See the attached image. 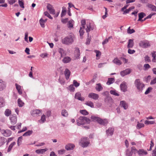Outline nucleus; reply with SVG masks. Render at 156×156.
Listing matches in <instances>:
<instances>
[{
  "label": "nucleus",
  "mask_w": 156,
  "mask_h": 156,
  "mask_svg": "<svg viewBox=\"0 0 156 156\" xmlns=\"http://www.w3.org/2000/svg\"><path fill=\"white\" fill-rule=\"evenodd\" d=\"M75 37L74 35L71 34L62 39L61 42L63 44L67 45L72 44L74 41Z\"/></svg>",
  "instance_id": "obj_1"
},
{
  "label": "nucleus",
  "mask_w": 156,
  "mask_h": 156,
  "mask_svg": "<svg viewBox=\"0 0 156 156\" xmlns=\"http://www.w3.org/2000/svg\"><path fill=\"white\" fill-rule=\"evenodd\" d=\"M90 121L89 119L85 116H80L76 120L77 124L78 126H80L86 123H89Z\"/></svg>",
  "instance_id": "obj_2"
},
{
  "label": "nucleus",
  "mask_w": 156,
  "mask_h": 156,
  "mask_svg": "<svg viewBox=\"0 0 156 156\" xmlns=\"http://www.w3.org/2000/svg\"><path fill=\"white\" fill-rule=\"evenodd\" d=\"M134 84L137 90L142 92L143 88L144 87V85L142 82L140 81V79H137L134 81Z\"/></svg>",
  "instance_id": "obj_3"
},
{
  "label": "nucleus",
  "mask_w": 156,
  "mask_h": 156,
  "mask_svg": "<svg viewBox=\"0 0 156 156\" xmlns=\"http://www.w3.org/2000/svg\"><path fill=\"white\" fill-rule=\"evenodd\" d=\"M90 144V140L87 137H82L79 142V144L84 148L87 147Z\"/></svg>",
  "instance_id": "obj_4"
},
{
  "label": "nucleus",
  "mask_w": 156,
  "mask_h": 156,
  "mask_svg": "<svg viewBox=\"0 0 156 156\" xmlns=\"http://www.w3.org/2000/svg\"><path fill=\"white\" fill-rule=\"evenodd\" d=\"M139 46L144 48H146L151 46L149 42L147 41H141L139 43Z\"/></svg>",
  "instance_id": "obj_5"
},
{
  "label": "nucleus",
  "mask_w": 156,
  "mask_h": 156,
  "mask_svg": "<svg viewBox=\"0 0 156 156\" xmlns=\"http://www.w3.org/2000/svg\"><path fill=\"white\" fill-rule=\"evenodd\" d=\"M98 123L101 125L106 126L108 123V120L106 119H102L100 118Z\"/></svg>",
  "instance_id": "obj_6"
},
{
  "label": "nucleus",
  "mask_w": 156,
  "mask_h": 156,
  "mask_svg": "<svg viewBox=\"0 0 156 156\" xmlns=\"http://www.w3.org/2000/svg\"><path fill=\"white\" fill-rule=\"evenodd\" d=\"M131 69H127L120 72L121 75L123 77L131 73Z\"/></svg>",
  "instance_id": "obj_7"
},
{
  "label": "nucleus",
  "mask_w": 156,
  "mask_h": 156,
  "mask_svg": "<svg viewBox=\"0 0 156 156\" xmlns=\"http://www.w3.org/2000/svg\"><path fill=\"white\" fill-rule=\"evenodd\" d=\"M11 122L12 125L15 124L17 122V117L15 115H11L10 117Z\"/></svg>",
  "instance_id": "obj_8"
},
{
  "label": "nucleus",
  "mask_w": 156,
  "mask_h": 156,
  "mask_svg": "<svg viewBox=\"0 0 156 156\" xmlns=\"http://www.w3.org/2000/svg\"><path fill=\"white\" fill-rule=\"evenodd\" d=\"M88 97L95 100H97L99 98V95L93 93H91L89 94Z\"/></svg>",
  "instance_id": "obj_9"
},
{
  "label": "nucleus",
  "mask_w": 156,
  "mask_h": 156,
  "mask_svg": "<svg viewBox=\"0 0 156 156\" xmlns=\"http://www.w3.org/2000/svg\"><path fill=\"white\" fill-rule=\"evenodd\" d=\"M75 98L81 101H84V98L83 97H81V93L78 92L76 93L75 95Z\"/></svg>",
  "instance_id": "obj_10"
},
{
  "label": "nucleus",
  "mask_w": 156,
  "mask_h": 156,
  "mask_svg": "<svg viewBox=\"0 0 156 156\" xmlns=\"http://www.w3.org/2000/svg\"><path fill=\"white\" fill-rule=\"evenodd\" d=\"M41 111L39 109H35L31 112V115L33 116H37L41 114Z\"/></svg>",
  "instance_id": "obj_11"
},
{
  "label": "nucleus",
  "mask_w": 156,
  "mask_h": 156,
  "mask_svg": "<svg viewBox=\"0 0 156 156\" xmlns=\"http://www.w3.org/2000/svg\"><path fill=\"white\" fill-rule=\"evenodd\" d=\"M6 87L5 82L2 79H0V91H2L5 89Z\"/></svg>",
  "instance_id": "obj_12"
},
{
  "label": "nucleus",
  "mask_w": 156,
  "mask_h": 156,
  "mask_svg": "<svg viewBox=\"0 0 156 156\" xmlns=\"http://www.w3.org/2000/svg\"><path fill=\"white\" fill-rule=\"evenodd\" d=\"M126 84V82H123L120 85L121 90L124 92L127 91V86Z\"/></svg>",
  "instance_id": "obj_13"
},
{
  "label": "nucleus",
  "mask_w": 156,
  "mask_h": 156,
  "mask_svg": "<svg viewBox=\"0 0 156 156\" xmlns=\"http://www.w3.org/2000/svg\"><path fill=\"white\" fill-rule=\"evenodd\" d=\"M70 71L68 69L66 68L65 69L64 72V74L66 79L68 80L69 79L70 75Z\"/></svg>",
  "instance_id": "obj_14"
},
{
  "label": "nucleus",
  "mask_w": 156,
  "mask_h": 156,
  "mask_svg": "<svg viewBox=\"0 0 156 156\" xmlns=\"http://www.w3.org/2000/svg\"><path fill=\"white\" fill-rule=\"evenodd\" d=\"M48 149L45 148L44 149H37L35 151V152L37 154H43L44 153L47 151Z\"/></svg>",
  "instance_id": "obj_15"
},
{
  "label": "nucleus",
  "mask_w": 156,
  "mask_h": 156,
  "mask_svg": "<svg viewBox=\"0 0 156 156\" xmlns=\"http://www.w3.org/2000/svg\"><path fill=\"white\" fill-rule=\"evenodd\" d=\"M75 147L74 144H69L65 146L66 149L68 151L71 150L73 149Z\"/></svg>",
  "instance_id": "obj_16"
},
{
  "label": "nucleus",
  "mask_w": 156,
  "mask_h": 156,
  "mask_svg": "<svg viewBox=\"0 0 156 156\" xmlns=\"http://www.w3.org/2000/svg\"><path fill=\"white\" fill-rule=\"evenodd\" d=\"M134 44L133 39H129L128 40L127 48H132L134 46Z\"/></svg>",
  "instance_id": "obj_17"
},
{
  "label": "nucleus",
  "mask_w": 156,
  "mask_h": 156,
  "mask_svg": "<svg viewBox=\"0 0 156 156\" xmlns=\"http://www.w3.org/2000/svg\"><path fill=\"white\" fill-rule=\"evenodd\" d=\"M120 105L121 107H122L125 109H126L128 108V104L124 101H121L120 102Z\"/></svg>",
  "instance_id": "obj_18"
},
{
  "label": "nucleus",
  "mask_w": 156,
  "mask_h": 156,
  "mask_svg": "<svg viewBox=\"0 0 156 156\" xmlns=\"http://www.w3.org/2000/svg\"><path fill=\"white\" fill-rule=\"evenodd\" d=\"M58 51L60 54L61 57H63L66 55V52L64 49L62 48H59L58 49Z\"/></svg>",
  "instance_id": "obj_19"
},
{
  "label": "nucleus",
  "mask_w": 156,
  "mask_h": 156,
  "mask_svg": "<svg viewBox=\"0 0 156 156\" xmlns=\"http://www.w3.org/2000/svg\"><path fill=\"white\" fill-rule=\"evenodd\" d=\"M71 60V58L68 57L66 56L62 60V62L64 63H67L69 62Z\"/></svg>",
  "instance_id": "obj_20"
},
{
  "label": "nucleus",
  "mask_w": 156,
  "mask_h": 156,
  "mask_svg": "<svg viewBox=\"0 0 156 156\" xmlns=\"http://www.w3.org/2000/svg\"><path fill=\"white\" fill-rule=\"evenodd\" d=\"M93 30V28L91 27L90 23L87 24V28H86L85 30L86 32L87 33V35L88 37L89 36V32L91 30Z\"/></svg>",
  "instance_id": "obj_21"
},
{
  "label": "nucleus",
  "mask_w": 156,
  "mask_h": 156,
  "mask_svg": "<svg viewBox=\"0 0 156 156\" xmlns=\"http://www.w3.org/2000/svg\"><path fill=\"white\" fill-rule=\"evenodd\" d=\"M15 86L16 89L17 90L19 94L20 95L22 94V91L21 88V87L17 83L15 84Z\"/></svg>",
  "instance_id": "obj_22"
},
{
  "label": "nucleus",
  "mask_w": 156,
  "mask_h": 156,
  "mask_svg": "<svg viewBox=\"0 0 156 156\" xmlns=\"http://www.w3.org/2000/svg\"><path fill=\"white\" fill-rule=\"evenodd\" d=\"M114 129L112 128H110L106 130L107 134L108 135L112 136L113 133Z\"/></svg>",
  "instance_id": "obj_23"
},
{
  "label": "nucleus",
  "mask_w": 156,
  "mask_h": 156,
  "mask_svg": "<svg viewBox=\"0 0 156 156\" xmlns=\"http://www.w3.org/2000/svg\"><path fill=\"white\" fill-rule=\"evenodd\" d=\"M75 56L76 58H78L80 55V51L78 48H76L75 51Z\"/></svg>",
  "instance_id": "obj_24"
},
{
  "label": "nucleus",
  "mask_w": 156,
  "mask_h": 156,
  "mask_svg": "<svg viewBox=\"0 0 156 156\" xmlns=\"http://www.w3.org/2000/svg\"><path fill=\"white\" fill-rule=\"evenodd\" d=\"M3 134L4 136L8 137L10 136L11 135V131L9 130L6 129L4 131V132Z\"/></svg>",
  "instance_id": "obj_25"
},
{
  "label": "nucleus",
  "mask_w": 156,
  "mask_h": 156,
  "mask_svg": "<svg viewBox=\"0 0 156 156\" xmlns=\"http://www.w3.org/2000/svg\"><path fill=\"white\" fill-rule=\"evenodd\" d=\"M96 90L98 91H100L103 89V88L100 83H97L96 84L95 87Z\"/></svg>",
  "instance_id": "obj_26"
},
{
  "label": "nucleus",
  "mask_w": 156,
  "mask_h": 156,
  "mask_svg": "<svg viewBox=\"0 0 156 156\" xmlns=\"http://www.w3.org/2000/svg\"><path fill=\"white\" fill-rule=\"evenodd\" d=\"M137 152L140 156H141L143 155H146L147 154V152L144 151L143 149H140Z\"/></svg>",
  "instance_id": "obj_27"
},
{
  "label": "nucleus",
  "mask_w": 156,
  "mask_h": 156,
  "mask_svg": "<svg viewBox=\"0 0 156 156\" xmlns=\"http://www.w3.org/2000/svg\"><path fill=\"white\" fill-rule=\"evenodd\" d=\"M146 16V14L143 12H141L138 14L139 19L138 21H140L142 19Z\"/></svg>",
  "instance_id": "obj_28"
},
{
  "label": "nucleus",
  "mask_w": 156,
  "mask_h": 156,
  "mask_svg": "<svg viewBox=\"0 0 156 156\" xmlns=\"http://www.w3.org/2000/svg\"><path fill=\"white\" fill-rule=\"evenodd\" d=\"M6 141L7 139L6 138L4 137H0V147L3 145Z\"/></svg>",
  "instance_id": "obj_29"
},
{
  "label": "nucleus",
  "mask_w": 156,
  "mask_h": 156,
  "mask_svg": "<svg viewBox=\"0 0 156 156\" xmlns=\"http://www.w3.org/2000/svg\"><path fill=\"white\" fill-rule=\"evenodd\" d=\"M74 23V21L73 20H71L69 21L68 22L67 25L69 28H71L73 27V24Z\"/></svg>",
  "instance_id": "obj_30"
},
{
  "label": "nucleus",
  "mask_w": 156,
  "mask_h": 156,
  "mask_svg": "<svg viewBox=\"0 0 156 156\" xmlns=\"http://www.w3.org/2000/svg\"><path fill=\"white\" fill-rule=\"evenodd\" d=\"M90 118L93 121L96 122H98L100 118V117L95 115H92L91 116Z\"/></svg>",
  "instance_id": "obj_31"
},
{
  "label": "nucleus",
  "mask_w": 156,
  "mask_h": 156,
  "mask_svg": "<svg viewBox=\"0 0 156 156\" xmlns=\"http://www.w3.org/2000/svg\"><path fill=\"white\" fill-rule=\"evenodd\" d=\"M5 102L4 99L2 97H0V107H2L4 106Z\"/></svg>",
  "instance_id": "obj_32"
},
{
  "label": "nucleus",
  "mask_w": 156,
  "mask_h": 156,
  "mask_svg": "<svg viewBox=\"0 0 156 156\" xmlns=\"http://www.w3.org/2000/svg\"><path fill=\"white\" fill-rule=\"evenodd\" d=\"M147 6L152 11L156 12V7L155 6L152 4H148L147 5Z\"/></svg>",
  "instance_id": "obj_33"
},
{
  "label": "nucleus",
  "mask_w": 156,
  "mask_h": 156,
  "mask_svg": "<svg viewBox=\"0 0 156 156\" xmlns=\"http://www.w3.org/2000/svg\"><path fill=\"white\" fill-rule=\"evenodd\" d=\"M114 81V79L113 78H108V80L106 84L108 85H110Z\"/></svg>",
  "instance_id": "obj_34"
},
{
  "label": "nucleus",
  "mask_w": 156,
  "mask_h": 156,
  "mask_svg": "<svg viewBox=\"0 0 156 156\" xmlns=\"http://www.w3.org/2000/svg\"><path fill=\"white\" fill-rule=\"evenodd\" d=\"M113 62L114 63L119 66L121 65L122 64L121 61L118 58H115L113 61Z\"/></svg>",
  "instance_id": "obj_35"
},
{
  "label": "nucleus",
  "mask_w": 156,
  "mask_h": 156,
  "mask_svg": "<svg viewBox=\"0 0 156 156\" xmlns=\"http://www.w3.org/2000/svg\"><path fill=\"white\" fill-rule=\"evenodd\" d=\"M45 121L46 118L45 115H43L41 116V119L39 120L38 122L41 123H42L44 122Z\"/></svg>",
  "instance_id": "obj_36"
},
{
  "label": "nucleus",
  "mask_w": 156,
  "mask_h": 156,
  "mask_svg": "<svg viewBox=\"0 0 156 156\" xmlns=\"http://www.w3.org/2000/svg\"><path fill=\"white\" fill-rule=\"evenodd\" d=\"M16 144V142H13L9 145V147L8 148V150H7L8 152H9L10 151H11L13 147Z\"/></svg>",
  "instance_id": "obj_37"
},
{
  "label": "nucleus",
  "mask_w": 156,
  "mask_h": 156,
  "mask_svg": "<svg viewBox=\"0 0 156 156\" xmlns=\"http://www.w3.org/2000/svg\"><path fill=\"white\" fill-rule=\"evenodd\" d=\"M85 29V27H80V30L79 31V32L80 33V36L81 37H82V36L83 35V34L84 33V29Z\"/></svg>",
  "instance_id": "obj_38"
},
{
  "label": "nucleus",
  "mask_w": 156,
  "mask_h": 156,
  "mask_svg": "<svg viewBox=\"0 0 156 156\" xmlns=\"http://www.w3.org/2000/svg\"><path fill=\"white\" fill-rule=\"evenodd\" d=\"M40 25L42 28H44L45 27L44 23L45 22L44 21V20L43 18H41L39 21Z\"/></svg>",
  "instance_id": "obj_39"
},
{
  "label": "nucleus",
  "mask_w": 156,
  "mask_h": 156,
  "mask_svg": "<svg viewBox=\"0 0 156 156\" xmlns=\"http://www.w3.org/2000/svg\"><path fill=\"white\" fill-rule=\"evenodd\" d=\"M17 102L18 105L20 107H22L24 105V103L20 98L18 99Z\"/></svg>",
  "instance_id": "obj_40"
},
{
  "label": "nucleus",
  "mask_w": 156,
  "mask_h": 156,
  "mask_svg": "<svg viewBox=\"0 0 156 156\" xmlns=\"http://www.w3.org/2000/svg\"><path fill=\"white\" fill-rule=\"evenodd\" d=\"M62 115L64 117H66L68 115V113L67 111L65 110H63L61 113Z\"/></svg>",
  "instance_id": "obj_41"
},
{
  "label": "nucleus",
  "mask_w": 156,
  "mask_h": 156,
  "mask_svg": "<svg viewBox=\"0 0 156 156\" xmlns=\"http://www.w3.org/2000/svg\"><path fill=\"white\" fill-rule=\"evenodd\" d=\"M33 133L32 130H29L27 132L25 133L23 135V136H30L31 134Z\"/></svg>",
  "instance_id": "obj_42"
},
{
  "label": "nucleus",
  "mask_w": 156,
  "mask_h": 156,
  "mask_svg": "<svg viewBox=\"0 0 156 156\" xmlns=\"http://www.w3.org/2000/svg\"><path fill=\"white\" fill-rule=\"evenodd\" d=\"M94 52L96 53V56L97 58V59H99L101 55V52L99 51L96 50H94Z\"/></svg>",
  "instance_id": "obj_43"
},
{
  "label": "nucleus",
  "mask_w": 156,
  "mask_h": 156,
  "mask_svg": "<svg viewBox=\"0 0 156 156\" xmlns=\"http://www.w3.org/2000/svg\"><path fill=\"white\" fill-rule=\"evenodd\" d=\"M85 104L86 105L89 106H90L91 108H93L94 107V105L93 103L91 101H88L87 102L85 103Z\"/></svg>",
  "instance_id": "obj_44"
},
{
  "label": "nucleus",
  "mask_w": 156,
  "mask_h": 156,
  "mask_svg": "<svg viewBox=\"0 0 156 156\" xmlns=\"http://www.w3.org/2000/svg\"><path fill=\"white\" fill-rule=\"evenodd\" d=\"M11 113L10 110L8 109H6L5 112V114L6 116H9Z\"/></svg>",
  "instance_id": "obj_45"
},
{
  "label": "nucleus",
  "mask_w": 156,
  "mask_h": 156,
  "mask_svg": "<svg viewBox=\"0 0 156 156\" xmlns=\"http://www.w3.org/2000/svg\"><path fill=\"white\" fill-rule=\"evenodd\" d=\"M62 9L61 14V16L62 17L65 16L66 12V9L65 7H63Z\"/></svg>",
  "instance_id": "obj_46"
},
{
  "label": "nucleus",
  "mask_w": 156,
  "mask_h": 156,
  "mask_svg": "<svg viewBox=\"0 0 156 156\" xmlns=\"http://www.w3.org/2000/svg\"><path fill=\"white\" fill-rule=\"evenodd\" d=\"M144 126V124L142 123H140L138 122H137V124L136 126L137 129H140Z\"/></svg>",
  "instance_id": "obj_47"
},
{
  "label": "nucleus",
  "mask_w": 156,
  "mask_h": 156,
  "mask_svg": "<svg viewBox=\"0 0 156 156\" xmlns=\"http://www.w3.org/2000/svg\"><path fill=\"white\" fill-rule=\"evenodd\" d=\"M133 152L127 149L126 151V155L127 156H131L132 155Z\"/></svg>",
  "instance_id": "obj_48"
},
{
  "label": "nucleus",
  "mask_w": 156,
  "mask_h": 156,
  "mask_svg": "<svg viewBox=\"0 0 156 156\" xmlns=\"http://www.w3.org/2000/svg\"><path fill=\"white\" fill-rule=\"evenodd\" d=\"M135 32V30L133 29H130V27L128 28L127 30V32L129 34H132Z\"/></svg>",
  "instance_id": "obj_49"
},
{
  "label": "nucleus",
  "mask_w": 156,
  "mask_h": 156,
  "mask_svg": "<svg viewBox=\"0 0 156 156\" xmlns=\"http://www.w3.org/2000/svg\"><path fill=\"white\" fill-rule=\"evenodd\" d=\"M110 93L111 94L115 96H119V95L115 90H111L110 91Z\"/></svg>",
  "instance_id": "obj_50"
},
{
  "label": "nucleus",
  "mask_w": 156,
  "mask_h": 156,
  "mask_svg": "<svg viewBox=\"0 0 156 156\" xmlns=\"http://www.w3.org/2000/svg\"><path fill=\"white\" fill-rule=\"evenodd\" d=\"M154 121H149L148 120H146L145 121L144 123L146 125L152 124L154 123Z\"/></svg>",
  "instance_id": "obj_51"
},
{
  "label": "nucleus",
  "mask_w": 156,
  "mask_h": 156,
  "mask_svg": "<svg viewBox=\"0 0 156 156\" xmlns=\"http://www.w3.org/2000/svg\"><path fill=\"white\" fill-rule=\"evenodd\" d=\"M80 112L84 115H87L88 114V112L85 110H80Z\"/></svg>",
  "instance_id": "obj_52"
},
{
  "label": "nucleus",
  "mask_w": 156,
  "mask_h": 156,
  "mask_svg": "<svg viewBox=\"0 0 156 156\" xmlns=\"http://www.w3.org/2000/svg\"><path fill=\"white\" fill-rule=\"evenodd\" d=\"M22 139L23 137L22 136H20L18 138L17 140V145L18 146H19L21 144Z\"/></svg>",
  "instance_id": "obj_53"
},
{
  "label": "nucleus",
  "mask_w": 156,
  "mask_h": 156,
  "mask_svg": "<svg viewBox=\"0 0 156 156\" xmlns=\"http://www.w3.org/2000/svg\"><path fill=\"white\" fill-rule=\"evenodd\" d=\"M18 3L19 4V5L22 8H24V3L23 1L22 0H18Z\"/></svg>",
  "instance_id": "obj_54"
},
{
  "label": "nucleus",
  "mask_w": 156,
  "mask_h": 156,
  "mask_svg": "<svg viewBox=\"0 0 156 156\" xmlns=\"http://www.w3.org/2000/svg\"><path fill=\"white\" fill-rule=\"evenodd\" d=\"M144 70H147L148 69L151 68V66L149 64H145L144 65Z\"/></svg>",
  "instance_id": "obj_55"
},
{
  "label": "nucleus",
  "mask_w": 156,
  "mask_h": 156,
  "mask_svg": "<svg viewBox=\"0 0 156 156\" xmlns=\"http://www.w3.org/2000/svg\"><path fill=\"white\" fill-rule=\"evenodd\" d=\"M144 60L146 62H149L151 61L150 57L148 55H146L144 57Z\"/></svg>",
  "instance_id": "obj_56"
},
{
  "label": "nucleus",
  "mask_w": 156,
  "mask_h": 156,
  "mask_svg": "<svg viewBox=\"0 0 156 156\" xmlns=\"http://www.w3.org/2000/svg\"><path fill=\"white\" fill-rule=\"evenodd\" d=\"M69 89L72 91H74L75 90V88L74 87V86L73 84L70 85L69 87Z\"/></svg>",
  "instance_id": "obj_57"
},
{
  "label": "nucleus",
  "mask_w": 156,
  "mask_h": 156,
  "mask_svg": "<svg viewBox=\"0 0 156 156\" xmlns=\"http://www.w3.org/2000/svg\"><path fill=\"white\" fill-rule=\"evenodd\" d=\"M44 15L48 18H49V19H53L52 17L50 15V14L47 11H46L44 12Z\"/></svg>",
  "instance_id": "obj_58"
},
{
  "label": "nucleus",
  "mask_w": 156,
  "mask_h": 156,
  "mask_svg": "<svg viewBox=\"0 0 156 156\" xmlns=\"http://www.w3.org/2000/svg\"><path fill=\"white\" fill-rule=\"evenodd\" d=\"M58 82L60 83L62 85H64L65 83V81L63 78H59L58 79Z\"/></svg>",
  "instance_id": "obj_59"
},
{
  "label": "nucleus",
  "mask_w": 156,
  "mask_h": 156,
  "mask_svg": "<svg viewBox=\"0 0 156 156\" xmlns=\"http://www.w3.org/2000/svg\"><path fill=\"white\" fill-rule=\"evenodd\" d=\"M152 90V88L151 87H149L146 90L145 92V94H148Z\"/></svg>",
  "instance_id": "obj_60"
},
{
  "label": "nucleus",
  "mask_w": 156,
  "mask_h": 156,
  "mask_svg": "<svg viewBox=\"0 0 156 156\" xmlns=\"http://www.w3.org/2000/svg\"><path fill=\"white\" fill-rule=\"evenodd\" d=\"M112 37H109L107 39H106L105 40L102 42V44L103 45L107 44L108 42L109 39H110Z\"/></svg>",
  "instance_id": "obj_61"
},
{
  "label": "nucleus",
  "mask_w": 156,
  "mask_h": 156,
  "mask_svg": "<svg viewBox=\"0 0 156 156\" xmlns=\"http://www.w3.org/2000/svg\"><path fill=\"white\" fill-rule=\"evenodd\" d=\"M73 84L76 87H77L80 85V83H78L75 80L73 81Z\"/></svg>",
  "instance_id": "obj_62"
},
{
  "label": "nucleus",
  "mask_w": 156,
  "mask_h": 156,
  "mask_svg": "<svg viewBox=\"0 0 156 156\" xmlns=\"http://www.w3.org/2000/svg\"><path fill=\"white\" fill-rule=\"evenodd\" d=\"M128 52L129 54H132L134 53L135 52V51L133 50H131L129 49L128 50Z\"/></svg>",
  "instance_id": "obj_63"
},
{
  "label": "nucleus",
  "mask_w": 156,
  "mask_h": 156,
  "mask_svg": "<svg viewBox=\"0 0 156 156\" xmlns=\"http://www.w3.org/2000/svg\"><path fill=\"white\" fill-rule=\"evenodd\" d=\"M65 151L64 149H61L58 151V153L59 154H62L65 152Z\"/></svg>",
  "instance_id": "obj_64"
}]
</instances>
